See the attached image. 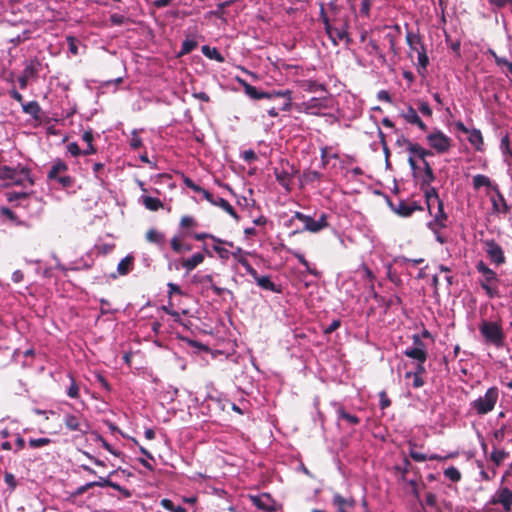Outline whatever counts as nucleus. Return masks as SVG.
Segmentation results:
<instances>
[{
  "instance_id": "11",
  "label": "nucleus",
  "mask_w": 512,
  "mask_h": 512,
  "mask_svg": "<svg viewBox=\"0 0 512 512\" xmlns=\"http://www.w3.org/2000/svg\"><path fill=\"white\" fill-rule=\"evenodd\" d=\"M490 504H500L505 512H510L512 507V491L507 487L498 489L489 501Z\"/></svg>"
},
{
  "instance_id": "60",
  "label": "nucleus",
  "mask_w": 512,
  "mask_h": 512,
  "mask_svg": "<svg viewBox=\"0 0 512 512\" xmlns=\"http://www.w3.org/2000/svg\"><path fill=\"white\" fill-rule=\"evenodd\" d=\"M481 288L485 291L488 297L494 298L497 295V290L492 287V284L480 283Z\"/></svg>"
},
{
  "instance_id": "45",
  "label": "nucleus",
  "mask_w": 512,
  "mask_h": 512,
  "mask_svg": "<svg viewBox=\"0 0 512 512\" xmlns=\"http://www.w3.org/2000/svg\"><path fill=\"white\" fill-rule=\"evenodd\" d=\"M500 149L502 153L506 156L505 161L510 165V158H512V151L509 147V138L505 136L501 139Z\"/></svg>"
},
{
  "instance_id": "52",
  "label": "nucleus",
  "mask_w": 512,
  "mask_h": 512,
  "mask_svg": "<svg viewBox=\"0 0 512 512\" xmlns=\"http://www.w3.org/2000/svg\"><path fill=\"white\" fill-rule=\"evenodd\" d=\"M193 237H194V239H195V240H198V241H201V240H204V239H206V238H209V239H211L214 243H218V244H222V243H224V240H223V239L218 238V237H216V236H214V235H212V234H209V233H204V232H202V233H195V234L193 235Z\"/></svg>"
},
{
  "instance_id": "53",
  "label": "nucleus",
  "mask_w": 512,
  "mask_h": 512,
  "mask_svg": "<svg viewBox=\"0 0 512 512\" xmlns=\"http://www.w3.org/2000/svg\"><path fill=\"white\" fill-rule=\"evenodd\" d=\"M405 378H413L412 386L414 388H420L424 385V380L421 375L412 374V372H406Z\"/></svg>"
},
{
  "instance_id": "63",
  "label": "nucleus",
  "mask_w": 512,
  "mask_h": 512,
  "mask_svg": "<svg viewBox=\"0 0 512 512\" xmlns=\"http://www.w3.org/2000/svg\"><path fill=\"white\" fill-rule=\"evenodd\" d=\"M108 487H111L115 490H117L118 492H120L125 498H129L131 496V493L128 489L120 486L119 484L115 483V482H112L110 481V484Z\"/></svg>"
},
{
  "instance_id": "27",
  "label": "nucleus",
  "mask_w": 512,
  "mask_h": 512,
  "mask_svg": "<svg viewBox=\"0 0 512 512\" xmlns=\"http://www.w3.org/2000/svg\"><path fill=\"white\" fill-rule=\"evenodd\" d=\"M68 170V166L65 162H63L61 159H57L53 162V165L48 173V178L50 180H55L59 176H61L62 173L66 172Z\"/></svg>"
},
{
  "instance_id": "42",
  "label": "nucleus",
  "mask_w": 512,
  "mask_h": 512,
  "mask_svg": "<svg viewBox=\"0 0 512 512\" xmlns=\"http://www.w3.org/2000/svg\"><path fill=\"white\" fill-rule=\"evenodd\" d=\"M444 476L452 482H459L461 480V472L454 466H450L444 470Z\"/></svg>"
},
{
  "instance_id": "48",
  "label": "nucleus",
  "mask_w": 512,
  "mask_h": 512,
  "mask_svg": "<svg viewBox=\"0 0 512 512\" xmlns=\"http://www.w3.org/2000/svg\"><path fill=\"white\" fill-rule=\"evenodd\" d=\"M70 386L67 389V395L70 398L76 399L79 397V387L72 375H69Z\"/></svg>"
},
{
  "instance_id": "10",
  "label": "nucleus",
  "mask_w": 512,
  "mask_h": 512,
  "mask_svg": "<svg viewBox=\"0 0 512 512\" xmlns=\"http://www.w3.org/2000/svg\"><path fill=\"white\" fill-rule=\"evenodd\" d=\"M413 346L407 347L403 354L411 359L416 360L417 362H426L427 360V351L424 342L421 340L419 335H413Z\"/></svg>"
},
{
  "instance_id": "56",
  "label": "nucleus",
  "mask_w": 512,
  "mask_h": 512,
  "mask_svg": "<svg viewBox=\"0 0 512 512\" xmlns=\"http://www.w3.org/2000/svg\"><path fill=\"white\" fill-rule=\"evenodd\" d=\"M130 146L133 149H138L142 146V139L138 136L137 131L133 130L130 139Z\"/></svg>"
},
{
  "instance_id": "24",
  "label": "nucleus",
  "mask_w": 512,
  "mask_h": 512,
  "mask_svg": "<svg viewBox=\"0 0 512 512\" xmlns=\"http://www.w3.org/2000/svg\"><path fill=\"white\" fill-rule=\"evenodd\" d=\"M251 500L256 507H258L262 510H266V511L273 510V501L268 494H262L260 496H253V497H251Z\"/></svg>"
},
{
  "instance_id": "32",
  "label": "nucleus",
  "mask_w": 512,
  "mask_h": 512,
  "mask_svg": "<svg viewBox=\"0 0 512 512\" xmlns=\"http://www.w3.org/2000/svg\"><path fill=\"white\" fill-rule=\"evenodd\" d=\"M329 38L333 41L334 45L338 44V41L347 37V32L344 29L333 28L330 26L326 27Z\"/></svg>"
},
{
  "instance_id": "20",
  "label": "nucleus",
  "mask_w": 512,
  "mask_h": 512,
  "mask_svg": "<svg viewBox=\"0 0 512 512\" xmlns=\"http://www.w3.org/2000/svg\"><path fill=\"white\" fill-rule=\"evenodd\" d=\"M407 151L409 152V156L413 158H419L423 162L426 160L427 156L432 155L431 151L421 147L417 143H412L410 141H407Z\"/></svg>"
},
{
  "instance_id": "19",
  "label": "nucleus",
  "mask_w": 512,
  "mask_h": 512,
  "mask_svg": "<svg viewBox=\"0 0 512 512\" xmlns=\"http://www.w3.org/2000/svg\"><path fill=\"white\" fill-rule=\"evenodd\" d=\"M230 256L237 260V262L244 267V269L249 275L255 274V269L248 262L246 258V253L242 250V248L237 247L233 252H230Z\"/></svg>"
},
{
  "instance_id": "47",
  "label": "nucleus",
  "mask_w": 512,
  "mask_h": 512,
  "mask_svg": "<svg viewBox=\"0 0 512 512\" xmlns=\"http://www.w3.org/2000/svg\"><path fill=\"white\" fill-rule=\"evenodd\" d=\"M161 505L163 508L170 512H187L184 507L175 506V504L170 499H162Z\"/></svg>"
},
{
  "instance_id": "16",
  "label": "nucleus",
  "mask_w": 512,
  "mask_h": 512,
  "mask_svg": "<svg viewBox=\"0 0 512 512\" xmlns=\"http://www.w3.org/2000/svg\"><path fill=\"white\" fill-rule=\"evenodd\" d=\"M63 422L66 428L70 431L86 433L88 430V425L84 421H82L80 416H77L75 414L64 415Z\"/></svg>"
},
{
  "instance_id": "41",
  "label": "nucleus",
  "mask_w": 512,
  "mask_h": 512,
  "mask_svg": "<svg viewBox=\"0 0 512 512\" xmlns=\"http://www.w3.org/2000/svg\"><path fill=\"white\" fill-rule=\"evenodd\" d=\"M508 456V453L503 450L499 449L498 446H493V451L491 453V460L498 466L500 465Z\"/></svg>"
},
{
  "instance_id": "23",
  "label": "nucleus",
  "mask_w": 512,
  "mask_h": 512,
  "mask_svg": "<svg viewBox=\"0 0 512 512\" xmlns=\"http://www.w3.org/2000/svg\"><path fill=\"white\" fill-rule=\"evenodd\" d=\"M333 406L336 408L338 420H345L350 425L359 424L360 419L356 415L347 413L341 404L334 402Z\"/></svg>"
},
{
  "instance_id": "58",
  "label": "nucleus",
  "mask_w": 512,
  "mask_h": 512,
  "mask_svg": "<svg viewBox=\"0 0 512 512\" xmlns=\"http://www.w3.org/2000/svg\"><path fill=\"white\" fill-rule=\"evenodd\" d=\"M294 257L302 264L309 273L315 274V272L310 268L309 262L305 259L304 255L299 252H293Z\"/></svg>"
},
{
  "instance_id": "6",
  "label": "nucleus",
  "mask_w": 512,
  "mask_h": 512,
  "mask_svg": "<svg viewBox=\"0 0 512 512\" xmlns=\"http://www.w3.org/2000/svg\"><path fill=\"white\" fill-rule=\"evenodd\" d=\"M297 112L305 113L314 116L323 115V111L329 108L328 98L326 97H312L307 101L296 103L293 106Z\"/></svg>"
},
{
  "instance_id": "36",
  "label": "nucleus",
  "mask_w": 512,
  "mask_h": 512,
  "mask_svg": "<svg viewBox=\"0 0 512 512\" xmlns=\"http://www.w3.org/2000/svg\"><path fill=\"white\" fill-rule=\"evenodd\" d=\"M146 239L156 245H162L165 242V235L156 229H150L146 233Z\"/></svg>"
},
{
  "instance_id": "40",
  "label": "nucleus",
  "mask_w": 512,
  "mask_h": 512,
  "mask_svg": "<svg viewBox=\"0 0 512 512\" xmlns=\"http://www.w3.org/2000/svg\"><path fill=\"white\" fill-rule=\"evenodd\" d=\"M142 202H143L144 206L148 210H151V211H157L159 208L162 207V202L158 198H155V197L144 196L142 198Z\"/></svg>"
},
{
  "instance_id": "33",
  "label": "nucleus",
  "mask_w": 512,
  "mask_h": 512,
  "mask_svg": "<svg viewBox=\"0 0 512 512\" xmlns=\"http://www.w3.org/2000/svg\"><path fill=\"white\" fill-rule=\"evenodd\" d=\"M395 264L399 265L402 268H405L408 270L410 265H419L424 262L423 258H417V259H409L404 256H399L394 259ZM409 274L410 272L407 271Z\"/></svg>"
},
{
  "instance_id": "26",
  "label": "nucleus",
  "mask_w": 512,
  "mask_h": 512,
  "mask_svg": "<svg viewBox=\"0 0 512 512\" xmlns=\"http://www.w3.org/2000/svg\"><path fill=\"white\" fill-rule=\"evenodd\" d=\"M472 184L475 190H479L482 187H486L493 191V187H498L496 184L492 183L491 179L488 176L483 174H477L473 176Z\"/></svg>"
},
{
  "instance_id": "37",
  "label": "nucleus",
  "mask_w": 512,
  "mask_h": 512,
  "mask_svg": "<svg viewBox=\"0 0 512 512\" xmlns=\"http://www.w3.org/2000/svg\"><path fill=\"white\" fill-rule=\"evenodd\" d=\"M197 45H198V42L196 41L195 38L187 37L182 42L181 50H180L178 56H183V55L189 54L197 47Z\"/></svg>"
},
{
  "instance_id": "15",
  "label": "nucleus",
  "mask_w": 512,
  "mask_h": 512,
  "mask_svg": "<svg viewBox=\"0 0 512 512\" xmlns=\"http://www.w3.org/2000/svg\"><path fill=\"white\" fill-rule=\"evenodd\" d=\"M494 195L490 197L492 210L497 214H506L510 211V206L507 204L503 194L498 187H493Z\"/></svg>"
},
{
  "instance_id": "13",
  "label": "nucleus",
  "mask_w": 512,
  "mask_h": 512,
  "mask_svg": "<svg viewBox=\"0 0 512 512\" xmlns=\"http://www.w3.org/2000/svg\"><path fill=\"white\" fill-rule=\"evenodd\" d=\"M400 116L406 123L417 126L421 131H427V125L422 121L416 109L411 105H407V107L400 112Z\"/></svg>"
},
{
  "instance_id": "49",
  "label": "nucleus",
  "mask_w": 512,
  "mask_h": 512,
  "mask_svg": "<svg viewBox=\"0 0 512 512\" xmlns=\"http://www.w3.org/2000/svg\"><path fill=\"white\" fill-rule=\"evenodd\" d=\"M221 245L222 244L214 243L213 250L222 261H227L230 258V251Z\"/></svg>"
},
{
  "instance_id": "50",
  "label": "nucleus",
  "mask_w": 512,
  "mask_h": 512,
  "mask_svg": "<svg viewBox=\"0 0 512 512\" xmlns=\"http://www.w3.org/2000/svg\"><path fill=\"white\" fill-rule=\"evenodd\" d=\"M51 442H52V440L50 438L44 437V438H31L28 443L31 448H41L46 445H49Z\"/></svg>"
},
{
  "instance_id": "34",
  "label": "nucleus",
  "mask_w": 512,
  "mask_h": 512,
  "mask_svg": "<svg viewBox=\"0 0 512 512\" xmlns=\"http://www.w3.org/2000/svg\"><path fill=\"white\" fill-rule=\"evenodd\" d=\"M201 51L209 59L216 60L220 63L224 62L225 60L223 55L215 47L211 48L208 45H204L202 46Z\"/></svg>"
},
{
  "instance_id": "28",
  "label": "nucleus",
  "mask_w": 512,
  "mask_h": 512,
  "mask_svg": "<svg viewBox=\"0 0 512 512\" xmlns=\"http://www.w3.org/2000/svg\"><path fill=\"white\" fill-rule=\"evenodd\" d=\"M298 84L302 90H304L306 92H310V93H315L318 91L325 90V85L321 84L315 80H301L298 82Z\"/></svg>"
},
{
  "instance_id": "31",
  "label": "nucleus",
  "mask_w": 512,
  "mask_h": 512,
  "mask_svg": "<svg viewBox=\"0 0 512 512\" xmlns=\"http://www.w3.org/2000/svg\"><path fill=\"white\" fill-rule=\"evenodd\" d=\"M333 504L338 508V512H343L354 506V500L345 499L340 494H335L333 496Z\"/></svg>"
},
{
  "instance_id": "61",
  "label": "nucleus",
  "mask_w": 512,
  "mask_h": 512,
  "mask_svg": "<svg viewBox=\"0 0 512 512\" xmlns=\"http://www.w3.org/2000/svg\"><path fill=\"white\" fill-rule=\"evenodd\" d=\"M419 111L421 112L422 115L424 116H427V117H431L432 116V109L431 107L429 106V104L425 101H421L419 103Z\"/></svg>"
},
{
  "instance_id": "54",
  "label": "nucleus",
  "mask_w": 512,
  "mask_h": 512,
  "mask_svg": "<svg viewBox=\"0 0 512 512\" xmlns=\"http://www.w3.org/2000/svg\"><path fill=\"white\" fill-rule=\"evenodd\" d=\"M67 152L73 156L78 157L82 155V150L79 148L78 144L76 142H70L66 146Z\"/></svg>"
},
{
  "instance_id": "5",
  "label": "nucleus",
  "mask_w": 512,
  "mask_h": 512,
  "mask_svg": "<svg viewBox=\"0 0 512 512\" xmlns=\"http://www.w3.org/2000/svg\"><path fill=\"white\" fill-rule=\"evenodd\" d=\"M479 330L487 343L493 344L498 348L503 345L505 335L499 323L483 320L479 326Z\"/></svg>"
},
{
  "instance_id": "3",
  "label": "nucleus",
  "mask_w": 512,
  "mask_h": 512,
  "mask_svg": "<svg viewBox=\"0 0 512 512\" xmlns=\"http://www.w3.org/2000/svg\"><path fill=\"white\" fill-rule=\"evenodd\" d=\"M0 179L7 181L10 185H18L25 187L27 184L32 185L33 180L30 176V170L24 166H0Z\"/></svg>"
},
{
  "instance_id": "2",
  "label": "nucleus",
  "mask_w": 512,
  "mask_h": 512,
  "mask_svg": "<svg viewBox=\"0 0 512 512\" xmlns=\"http://www.w3.org/2000/svg\"><path fill=\"white\" fill-rule=\"evenodd\" d=\"M245 93L252 99H269L282 98L283 104L280 109L283 111H290L292 109V91L289 89L280 91L264 92L258 91L255 86H252L245 81H242Z\"/></svg>"
},
{
  "instance_id": "22",
  "label": "nucleus",
  "mask_w": 512,
  "mask_h": 512,
  "mask_svg": "<svg viewBox=\"0 0 512 512\" xmlns=\"http://www.w3.org/2000/svg\"><path fill=\"white\" fill-rule=\"evenodd\" d=\"M40 68H41V63L36 59H32V60H29L26 62L22 73L26 77H29L31 80H35L38 77Z\"/></svg>"
},
{
  "instance_id": "9",
  "label": "nucleus",
  "mask_w": 512,
  "mask_h": 512,
  "mask_svg": "<svg viewBox=\"0 0 512 512\" xmlns=\"http://www.w3.org/2000/svg\"><path fill=\"white\" fill-rule=\"evenodd\" d=\"M455 128L459 132L468 135L467 139L476 151L482 152L484 150V139H483V135L479 129H476V128L469 129L461 121H458L455 123Z\"/></svg>"
},
{
  "instance_id": "1",
  "label": "nucleus",
  "mask_w": 512,
  "mask_h": 512,
  "mask_svg": "<svg viewBox=\"0 0 512 512\" xmlns=\"http://www.w3.org/2000/svg\"><path fill=\"white\" fill-rule=\"evenodd\" d=\"M424 194L428 212L433 217V219L428 223V228L433 231V233H437V230H441L446 227L448 216L444 211L443 202L439 198L435 188L425 189Z\"/></svg>"
},
{
  "instance_id": "57",
  "label": "nucleus",
  "mask_w": 512,
  "mask_h": 512,
  "mask_svg": "<svg viewBox=\"0 0 512 512\" xmlns=\"http://www.w3.org/2000/svg\"><path fill=\"white\" fill-rule=\"evenodd\" d=\"M4 482L8 485L10 491H13L17 486V481L12 473H5Z\"/></svg>"
},
{
  "instance_id": "62",
  "label": "nucleus",
  "mask_w": 512,
  "mask_h": 512,
  "mask_svg": "<svg viewBox=\"0 0 512 512\" xmlns=\"http://www.w3.org/2000/svg\"><path fill=\"white\" fill-rule=\"evenodd\" d=\"M488 3L497 9L503 8L507 5H512V0H487Z\"/></svg>"
},
{
  "instance_id": "7",
  "label": "nucleus",
  "mask_w": 512,
  "mask_h": 512,
  "mask_svg": "<svg viewBox=\"0 0 512 512\" xmlns=\"http://www.w3.org/2000/svg\"><path fill=\"white\" fill-rule=\"evenodd\" d=\"M293 219H297L300 222L304 224V227L302 230L309 231L311 233H317L324 228L328 227V216L325 213H321L319 218L317 220L313 219L311 216L303 214L301 212H295L293 218L290 220V222L293 221Z\"/></svg>"
},
{
  "instance_id": "30",
  "label": "nucleus",
  "mask_w": 512,
  "mask_h": 512,
  "mask_svg": "<svg viewBox=\"0 0 512 512\" xmlns=\"http://www.w3.org/2000/svg\"><path fill=\"white\" fill-rule=\"evenodd\" d=\"M274 173L277 182L284 188L288 189L292 181L291 174L286 170L279 168H275Z\"/></svg>"
},
{
  "instance_id": "55",
  "label": "nucleus",
  "mask_w": 512,
  "mask_h": 512,
  "mask_svg": "<svg viewBox=\"0 0 512 512\" xmlns=\"http://www.w3.org/2000/svg\"><path fill=\"white\" fill-rule=\"evenodd\" d=\"M30 37V31L29 30H25L22 32V34H19L13 38L10 39V42L16 46L24 41H26L27 39H29Z\"/></svg>"
},
{
  "instance_id": "51",
  "label": "nucleus",
  "mask_w": 512,
  "mask_h": 512,
  "mask_svg": "<svg viewBox=\"0 0 512 512\" xmlns=\"http://www.w3.org/2000/svg\"><path fill=\"white\" fill-rule=\"evenodd\" d=\"M0 215L1 217H3L4 219L12 222V223H15V224H19V222L17 221V216L15 215V213L7 208V207H3L0 209Z\"/></svg>"
},
{
  "instance_id": "44",
  "label": "nucleus",
  "mask_w": 512,
  "mask_h": 512,
  "mask_svg": "<svg viewBox=\"0 0 512 512\" xmlns=\"http://www.w3.org/2000/svg\"><path fill=\"white\" fill-rule=\"evenodd\" d=\"M22 109L25 113L27 114H30L32 116H37L38 113L40 112V106L38 104V102L36 101H30L28 103H22Z\"/></svg>"
},
{
  "instance_id": "29",
  "label": "nucleus",
  "mask_w": 512,
  "mask_h": 512,
  "mask_svg": "<svg viewBox=\"0 0 512 512\" xmlns=\"http://www.w3.org/2000/svg\"><path fill=\"white\" fill-rule=\"evenodd\" d=\"M134 266V257L131 255H127L123 258L117 265V272L119 275L124 276L127 275L130 271H132Z\"/></svg>"
},
{
  "instance_id": "18",
  "label": "nucleus",
  "mask_w": 512,
  "mask_h": 512,
  "mask_svg": "<svg viewBox=\"0 0 512 512\" xmlns=\"http://www.w3.org/2000/svg\"><path fill=\"white\" fill-rule=\"evenodd\" d=\"M476 269L479 273H481L484 277V280L480 283H496L498 281L497 274L490 269L483 261H479L476 265Z\"/></svg>"
},
{
  "instance_id": "12",
  "label": "nucleus",
  "mask_w": 512,
  "mask_h": 512,
  "mask_svg": "<svg viewBox=\"0 0 512 512\" xmlns=\"http://www.w3.org/2000/svg\"><path fill=\"white\" fill-rule=\"evenodd\" d=\"M205 259V254L201 252H197L188 258H182L178 263L175 262V269L178 270L180 267L185 269L186 274H189L193 271L197 266L203 263Z\"/></svg>"
},
{
  "instance_id": "39",
  "label": "nucleus",
  "mask_w": 512,
  "mask_h": 512,
  "mask_svg": "<svg viewBox=\"0 0 512 512\" xmlns=\"http://www.w3.org/2000/svg\"><path fill=\"white\" fill-rule=\"evenodd\" d=\"M406 42L411 50H416L420 46H423L424 44L421 41V38L418 34H415L413 32H407L406 34Z\"/></svg>"
},
{
  "instance_id": "4",
  "label": "nucleus",
  "mask_w": 512,
  "mask_h": 512,
  "mask_svg": "<svg viewBox=\"0 0 512 512\" xmlns=\"http://www.w3.org/2000/svg\"><path fill=\"white\" fill-rule=\"evenodd\" d=\"M498 398V388L490 387L483 396L470 403V411L479 416L486 415L495 408Z\"/></svg>"
},
{
  "instance_id": "25",
  "label": "nucleus",
  "mask_w": 512,
  "mask_h": 512,
  "mask_svg": "<svg viewBox=\"0 0 512 512\" xmlns=\"http://www.w3.org/2000/svg\"><path fill=\"white\" fill-rule=\"evenodd\" d=\"M251 276L259 287L272 292H280L276 285L270 280L269 276H259L256 270L255 274Z\"/></svg>"
},
{
  "instance_id": "8",
  "label": "nucleus",
  "mask_w": 512,
  "mask_h": 512,
  "mask_svg": "<svg viewBox=\"0 0 512 512\" xmlns=\"http://www.w3.org/2000/svg\"><path fill=\"white\" fill-rule=\"evenodd\" d=\"M429 146L438 154L447 153L452 146V139L439 129H434L426 136Z\"/></svg>"
},
{
  "instance_id": "14",
  "label": "nucleus",
  "mask_w": 512,
  "mask_h": 512,
  "mask_svg": "<svg viewBox=\"0 0 512 512\" xmlns=\"http://www.w3.org/2000/svg\"><path fill=\"white\" fill-rule=\"evenodd\" d=\"M486 253L491 262L499 266L505 263V255L503 249L495 241L486 242Z\"/></svg>"
},
{
  "instance_id": "21",
  "label": "nucleus",
  "mask_w": 512,
  "mask_h": 512,
  "mask_svg": "<svg viewBox=\"0 0 512 512\" xmlns=\"http://www.w3.org/2000/svg\"><path fill=\"white\" fill-rule=\"evenodd\" d=\"M170 245L172 250L175 253H184L189 252L192 249V246L190 244L184 243V235L183 234H177L172 237L170 241Z\"/></svg>"
},
{
  "instance_id": "64",
  "label": "nucleus",
  "mask_w": 512,
  "mask_h": 512,
  "mask_svg": "<svg viewBox=\"0 0 512 512\" xmlns=\"http://www.w3.org/2000/svg\"><path fill=\"white\" fill-rule=\"evenodd\" d=\"M242 159L246 162H253L257 159L256 153L252 149L245 150L242 155Z\"/></svg>"
},
{
  "instance_id": "17",
  "label": "nucleus",
  "mask_w": 512,
  "mask_h": 512,
  "mask_svg": "<svg viewBox=\"0 0 512 512\" xmlns=\"http://www.w3.org/2000/svg\"><path fill=\"white\" fill-rule=\"evenodd\" d=\"M393 210L402 217H409L413 212L420 210L421 207L416 202L400 201L396 207L392 206Z\"/></svg>"
},
{
  "instance_id": "59",
  "label": "nucleus",
  "mask_w": 512,
  "mask_h": 512,
  "mask_svg": "<svg viewBox=\"0 0 512 512\" xmlns=\"http://www.w3.org/2000/svg\"><path fill=\"white\" fill-rule=\"evenodd\" d=\"M62 187L68 188L73 184V178L68 175H61L57 179H55Z\"/></svg>"
},
{
  "instance_id": "46",
  "label": "nucleus",
  "mask_w": 512,
  "mask_h": 512,
  "mask_svg": "<svg viewBox=\"0 0 512 512\" xmlns=\"http://www.w3.org/2000/svg\"><path fill=\"white\" fill-rule=\"evenodd\" d=\"M506 426L503 425L499 429H496L492 435L493 446H498L505 438Z\"/></svg>"
},
{
  "instance_id": "43",
  "label": "nucleus",
  "mask_w": 512,
  "mask_h": 512,
  "mask_svg": "<svg viewBox=\"0 0 512 512\" xmlns=\"http://www.w3.org/2000/svg\"><path fill=\"white\" fill-rule=\"evenodd\" d=\"M423 164H424V177H423L422 184L427 185L426 189H428V188H431L430 183L434 180V174H433V170H432L431 166L429 165V163L426 160H424Z\"/></svg>"
},
{
  "instance_id": "38",
  "label": "nucleus",
  "mask_w": 512,
  "mask_h": 512,
  "mask_svg": "<svg viewBox=\"0 0 512 512\" xmlns=\"http://www.w3.org/2000/svg\"><path fill=\"white\" fill-rule=\"evenodd\" d=\"M417 53L418 67L425 70L429 64V58L427 56L424 45L414 50Z\"/></svg>"
},
{
  "instance_id": "35",
  "label": "nucleus",
  "mask_w": 512,
  "mask_h": 512,
  "mask_svg": "<svg viewBox=\"0 0 512 512\" xmlns=\"http://www.w3.org/2000/svg\"><path fill=\"white\" fill-rule=\"evenodd\" d=\"M214 206H218L221 209H223L225 212H227L230 216H232L235 219H238V215L233 208V206L224 198L217 197L214 204Z\"/></svg>"
}]
</instances>
